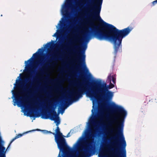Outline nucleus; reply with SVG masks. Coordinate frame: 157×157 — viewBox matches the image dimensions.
<instances>
[{
  "label": "nucleus",
  "mask_w": 157,
  "mask_h": 157,
  "mask_svg": "<svg viewBox=\"0 0 157 157\" xmlns=\"http://www.w3.org/2000/svg\"><path fill=\"white\" fill-rule=\"evenodd\" d=\"M54 121L57 126L55 130L56 133L52 134L54 135L55 142L59 150L57 157H90L93 155L95 143L94 139L96 137L97 135L93 129L92 133L94 135V136L86 135V131L88 126L87 124L86 128L82 135L74 144L72 148H71L63 137L64 136L60 131L59 127L60 122L59 117H58Z\"/></svg>",
  "instance_id": "2"
},
{
  "label": "nucleus",
  "mask_w": 157,
  "mask_h": 157,
  "mask_svg": "<svg viewBox=\"0 0 157 157\" xmlns=\"http://www.w3.org/2000/svg\"><path fill=\"white\" fill-rule=\"evenodd\" d=\"M59 116V114H57L54 109L48 113H42L41 118L43 119H49L52 121H54Z\"/></svg>",
  "instance_id": "8"
},
{
  "label": "nucleus",
  "mask_w": 157,
  "mask_h": 157,
  "mask_svg": "<svg viewBox=\"0 0 157 157\" xmlns=\"http://www.w3.org/2000/svg\"><path fill=\"white\" fill-rule=\"evenodd\" d=\"M111 151L112 155L114 157H126V146H104Z\"/></svg>",
  "instance_id": "6"
},
{
  "label": "nucleus",
  "mask_w": 157,
  "mask_h": 157,
  "mask_svg": "<svg viewBox=\"0 0 157 157\" xmlns=\"http://www.w3.org/2000/svg\"><path fill=\"white\" fill-rule=\"evenodd\" d=\"M152 3L153 6L155 5V4L157 3V0L153 1L152 2Z\"/></svg>",
  "instance_id": "18"
},
{
  "label": "nucleus",
  "mask_w": 157,
  "mask_h": 157,
  "mask_svg": "<svg viewBox=\"0 0 157 157\" xmlns=\"http://www.w3.org/2000/svg\"><path fill=\"white\" fill-rule=\"evenodd\" d=\"M59 59H61V57H59Z\"/></svg>",
  "instance_id": "26"
},
{
  "label": "nucleus",
  "mask_w": 157,
  "mask_h": 157,
  "mask_svg": "<svg viewBox=\"0 0 157 157\" xmlns=\"http://www.w3.org/2000/svg\"><path fill=\"white\" fill-rule=\"evenodd\" d=\"M35 130H30V131H27V132H24V133H23L22 134H19L18 135H17L15 136V137L17 139L18 138H19L20 137H21V136H23L25 134H27V133H28L29 132H32L34 131Z\"/></svg>",
  "instance_id": "11"
},
{
  "label": "nucleus",
  "mask_w": 157,
  "mask_h": 157,
  "mask_svg": "<svg viewBox=\"0 0 157 157\" xmlns=\"http://www.w3.org/2000/svg\"><path fill=\"white\" fill-rule=\"evenodd\" d=\"M35 130V131H41L43 132V133L45 134H52V132H51L48 131L46 130H40L39 129H37L36 130Z\"/></svg>",
  "instance_id": "13"
},
{
  "label": "nucleus",
  "mask_w": 157,
  "mask_h": 157,
  "mask_svg": "<svg viewBox=\"0 0 157 157\" xmlns=\"http://www.w3.org/2000/svg\"><path fill=\"white\" fill-rule=\"evenodd\" d=\"M75 67L76 68H77V67H78V65H75Z\"/></svg>",
  "instance_id": "23"
},
{
  "label": "nucleus",
  "mask_w": 157,
  "mask_h": 157,
  "mask_svg": "<svg viewBox=\"0 0 157 157\" xmlns=\"http://www.w3.org/2000/svg\"><path fill=\"white\" fill-rule=\"evenodd\" d=\"M107 80L110 82L109 85H107L104 81L98 79L94 81L90 89L86 91V96L90 98L93 103L92 113L87 122L88 126L86 131V135H89L90 136H94V135L92 133V126L95 124L97 114V104L100 99L102 98L107 101H111L114 96V92L109 90L114 87V84L116 82V75L110 74L107 77Z\"/></svg>",
  "instance_id": "4"
},
{
  "label": "nucleus",
  "mask_w": 157,
  "mask_h": 157,
  "mask_svg": "<svg viewBox=\"0 0 157 157\" xmlns=\"http://www.w3.org/2000/svg\"><path fill=\"white\" fill-rule=\"evenodd\" d=\"M78 37V35H75L74 37V41H70V44L71 46L68 49H67V50H69L72 51V52L71 55L74 56H75L76 54H78V50L79 49V46L78 45L75 44V43L79 41Z\"/></svg>",
  "instance_id": "7"
},
{
  "label": "nucleus",
  "mask_w": 157,
  "mask_h": 157,
  "mask_svg": "<svg viewBox=\"0 0 157 157\" xmlns=\"http://www.w3.org/2000/svg\"><path fill=\"white\" fill-rule=\"evenodd\" d=\"M39 96H40V98H41L42 99H44V97H43V96H42V95H40Z\"/></svg>",
  "instance_id": "21"
},
{
  "label": "nucleus",
  "mask_w": 157,
  "mask_h": 157,
  "mask_svg": "<svg viewBox=\"0 0 157 157\" xmlns=\"http://www.w3.org/2000/svg\"><path fill=\"white\" fill-rule=\"evenodd\" d=\"M55 41L52 40L51 41L47 43V44L43 45L44 48L49 47L50 50H52L54 46H55Z\"/></svg>",
  "instance_id": "10"
},
{
  "label": "nucleus",
  "mask_w": 157,
  "mask_h": 157,
  "mask_svg": "<svg viewBox=\"0 0 157 157\" xmlns=\"http://www.w3.org/2000/svg\"><path fill=\"white\" fill-rule=\"evenodd\" d=\"M17 139L15 137H14V138H13L11 141L10 144H11V143L14 141L15 140H16Z\"/></svg>",
  "instance_id": "19"
},
{
  "label": "nucleus",
  "mask_w": 157,
  "mask_h": 157,
  "mask_svg": "<svg viewBox=\"0 0 157 157\" xmlns=\"http://www.w3.org/2000/svg\"><path fill=\"white\" fill-rule=\"evenodd\" d=\"M65 109V108H64V107H63L62 106L60 110H59V113L60 112V113L62 115H63V114L64 112V111Z\"/></svg>",
  "instance_id": "16"
},
{
  "label": "nucleus",
  "mask_w": 157,
  "mask_h": 157,
  "mask_svg": "<svg viewBox=\"0 0 157 157\" xmlns=\"http://www.w3.org/2000/svg\"><path fill=\"white\" fill-rule=\"evenodd\" d=\"M47 97H52L53 96L52 94H51L50 92L47 93Z\"/></svg>",
  "instance_id": "17"
},
{
  "label": "nucleus",
  "mask_w": 157,
  "mask_h": 157,
  "mask_svg": "<svg viewBox=\"0 0 157 157\" xmlns=\"http://www.w3.org/2000/svg\"><path fill=\"white\" fill-rule=\"evenodd\" d=\"M41 72L43 73V74H44V70L42 69H41Z\"/></svg>",
  "instance_id": "22"
},
{
  "label": "nucleus",
  "mask_w": 157,
  "mask_h": 157,
  "mask_svg": "<svg viewBox=\"0 0 157 157\" xmlns=\"http://www.w3.org/2000/svg\"><path fill=\"white\" fill-rule=\"evenodd\" d=\"M74 85L76 86L78 88L77 90H74L70 92V94L64 97V102L62 104V106L67 109L73 103L78 101L82 97L84 93L85 94L86 90L83 87H79L81 86V82L79 81L74 80L72 82Z\"/></svg>",
  "instance_id": "5"
},
{
  "label": "nucleus",
  "mask_w": 157,
  "mask_h": 157,
  "mask_svg": "<svg viewBox=\"0 0 157 157\" xmlns=\"http://www.w3.org/2000/svg\"><path fill=\"white\" fill-rule=\"evenodd\" d=\"M52 59L53 60L57 59L59 58H58V56L56 54H53L52 56Z\"/></svg>",
  "instance_id": "15"
},
{
  "label": "nucleus",
  "mask_w": 157,
  "mask_h": 157,
  "mask_svg": "<svg viewBox=\"0 0 157 157\" xmlns=\"http://www.w3.org/2000/svg\"><path fill=\"white\" fill-rule=\"evenodd\" d=\"M70 132H69L68 133V134L66 136H65V137H69L70 136Z\"/></svg>",
  "instance_id": "20"
},
{
  "label": "nucleus",
  "mask_w": 157,
  "mask_h": 157,
  "mask_svg": "<svg viewBox=\"0 0 157 157\" xmlns=\"http://www.w3.org/2000/svg\"><path fill=\"white\" fill-rule=\"evenodd\" d=\"M47 78L48 80H49L51 82H55L57 83L58 85V86L57 87V90L59 91V88H60L61 89L60 92L62 93L64 90H65L66 89L63 88L62 84L63 82V81L59 79L51 80L48 77Z\"/></svg>",
  "instance_id": "9"
},
{
  "label": "nucleus",
  "mask_w": 157,
  "mask_h": 157,
  "mask_svg": "<svg viewBox=\"0 0 157 157\" xmlns=\"http://www.w3.org/2000/svg\"><path fill=\"white\" fill-rule=\"evenodd\" d=\"M22 71V70H21L20 71H21V72Z\"/></svg>",
  "instance_id": "25"
},
{
  "label": "nucleus",
  "mask_w": 157,
  "mask_h": 157,
  "mask_svg": "<svg viewBox=\"0 0 157 157\" xmlns=\"http://www.w3.org/2000/svg\"><path fill=\"white\" fill-rule=\"evenodd\" d=\"M45 101H47L48 102H50L51 101L49 100L48 98L45 99L42 102H41L40 104V105L41 107L42 108L43 106H44Z\"/></svg>",
  "instance_id": "12"
},
{
  "label": "nucleus",
  "mask_w": 157,
  "mask_h": 157,
  "mask_svg": "<svg viewBox=\"0 0 157 157\" xmlns=\"http://www.w3.org/2000/svg\"><path fill=\"white\" fill-rule=\"evenodd\" d=\"M77 3L87 11L92 7L95 0H77ZM72 0H65L61 6L60 12L63 16L58 23L56 26L57 29L56 32L52 35L56 38V41L59 36L62 35L66 31L68 21L67 18L69 17L70 14V12L71 9ZM103 0H97L96 5L92 10L93 11V18L95 20L99 21L103 23V25L108 30L109 32L99 29L97 26L90 19H88L90 30L85 29V31H80L78 27L76 29L77 31L80 32L82 35V41H90L91 39L95 37L100 41H122V39L128 36L132 29L131 27H128L122 30H119L113 25L104 21L100 16Z\"/></svg>",
  "instance_id": "1"
},
{
  "label": "nucleus",
  "mask_w": 157,
  "mask_h": 157,
  "mask_svg": "<svg viewBox=\"0 0 157 157\" xmlns=\"http://www.w3.org/2000/svg\"><path fill=\"white\" fill-rule=\"evenodd\" d=\"M38 57H32L27 60L25 61V67L23 71L28 73L31 72V74L32 75V78H27L25 80L26 82H29L27 85L22 86L23 80L22 79L21 77L24 74H20L19 76L17 78L16 82L14 84L13 89L11 91L12 94L11 98L13 99V105L15 106L17 105L18 107H21L22 112L24 113V115H26L25 113H27L29 114V116L33 120H35L36 117H38L40 116L37 113V109H34L33 106L30 105L25 104V101L24 97L20 96L19 93L16 92L15 90L16 88H19L22 90L21 92V94L33 93V92H34V90L35 88L32 86L34 84L36 76L34 74L35 73V72L32 71V67L33 60L37 58Z\"/></svg>",
  "instance_id": "3"
},
{
  "label": "nucleus",
  "mask_w": 157,
  "mask_h": 157,
  "mask_svg": "<svg viewBox=\"0 0 157 157\" xmlns=\"http://www.w3.org/2000/svg\"><path fill=\"white\" fill-rule=\"evenodd\" d=\"M50 108H52V106H50Z\"/></svg>",
  "instance_id": "24"
},
{
  "label": "nucleus",
  "mask_w": 157,
  "mask_h": 157,
  "mask_svg": "<svg viewBox=\"0 0 157 157\" xmlns=\"http://www.w3.org/2000/svg\"><path fill=\"white\" fill-rule=\"evenodd\" d=\"M98 157H105L104 152L102 150H101L98 154Z\"/></svg>",
  "instance_id": "14"
}]
</instances>
